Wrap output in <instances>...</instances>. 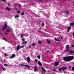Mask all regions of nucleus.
<instances>
[{
  "label": "nucleus",
  "mask_w": 74,
  "mask_h": 74,
  "mask_svg": "<svg viewBox=\"0 0 74 74\" xmlns=\"http://www.w3.org/2000/svg\"><path fill=\"white\" fill-rule=\"evenodd\" d=\"M74 59L73 56H68L67 57H64L63 60L65 62H70Z\"/></svg>",
  "instance_id": "f257e3e1"
},
{
  "label": "nucleus",
  "mask_w": 74,
  "mask_h": 74,
  "mask_svg": "<svg viewBox=\"0 0 74 74\" xmlns=\"http://www.w3.org/2000/svg\"><path fill=\"white\" fill-rule=\"evenodd\" d=\"M7 22L6 21L4 23V26L2 28V30H5L7 29Z\"/></svg>",
  "instance_id": "f03ea898"
},
{
  "label": "nucleus",
  "mask_w": 74,
  "mask_h": 74,
  "mask_svg": "<svg viewBox=\"0 0 74 74\" xmlns=\"http://www.w3.org/2000/svg\"><path fill=\"white\" fill-rule=\"evenodd\" d=\"M25 47V45H23L20 46V45H18L16 47V49L17 51H18L20 49H21V48H23Z\"/></svg>",
  "instance_id": "7ed1b4c3"
},
{
  "label": "nucleus",
  "mask_w": 74,
  "mask_h": 74,
  "mask_svg": "<svg viewBox=\"0 0 74 74\" xmlns=\"http://www.w3.org/2000/svg\"><path fill=\"white\" fill-rule=\"evenodd\" d=\"M67 46H68V47H66V49L68 48V49H67L66 50H65V52H67V51H69V50H70V49H69V47H70V45H67Z\"/></svg>",
  "instance_id": "20e7f679"
},
{
  "label": "nucleus",
  "mask_w": 74,
  "mask_h": 74,
  "mask_svg": "<svg viewBox=\"0 0 74 74\" xmlns=\"http://www.w3.org/2000/svg\"><path fill=\"white\" fill-rule=\"evenodd\" d=\"M34 71L35 72L38 71V70L37 69V66H34Z\"/></svg>",
  "instance_id": "39448f33"
},
{
  "label": "nucleus",
  "mask_w": 74,
  "mask_h": 74,
  "mask_svg": "<svg viewBox=\"0 0 74 74\" xmlns=\"http://www.w3.org/2000/svg\"><path fill=\"white\" fill-rule=\"evenodd\" d=\"M21 66H22L26 67H27L28 69H30V67L27 65L21 64Z\"/></svg>",
  "instance_id": "423d86ee"
},
{
  "label": "nucleus",
  "mask_w": 74,
  "mask_h": 74,
  "mask_svg": "<svg viewBox=\"0 0 74 74\" xmlns=\"http://www.w3.org/2000/svg\"><path fill=\"white\" fill-rule=\"evenodd\" d=\"M58 65H59V62H55V67H56V66H58Z\"/></svg>",
  "instance_id": "0eeeda50"
},
{
  "label": "nucleus",
  "mask_w": 74,
  "mask_h": 74,
  "mask_svg": "<svg viewBox=\"0 0 74 74\" xmlns=\"http://www.w3.org/2000/svg\"><path fill=\"white\" fill-rule=\"evenodd\" d=\"M31 60L30 59V58L29 57H27V61L28 63H29L30 62V61Z\"/></svg>",
  "instance_id": "6e6552de"
},
{
  "label": "nucleus",
  "mask_w": 74,
  "mask_h": 74,
  "mask_svg": "<svg viewBox=\"0 0 74 74\" xmlns=\"http://www.w3.org/2000/svg\"><path fill=\"white\" fill-rule=\"evenodd\" d=\"M62 69L63 71H64L65 70H66L67 69V67H63L62 68Z\"/></svg>",
  "instance_id": "1a4fd4ad"
},
{
  "label": "nucleus",
  "mask_w": 74,
  "mask_h": 74,
  "mask_svg": "<svg viewBox=\"0 0 74 74\" xmlns=\"http://www.w3.org/2000/svg\"><path fill=\"white\" fill-rule=\"evenodd\" d=\"M71 27H68V32H70V30H71Z\"/></svg>",
  "instance_id": "9d476101"
},
{
  "label": "nucleus",
  "mask_w": 74,
  "mask_h": 74,
  "mask_svg": "<svg viewBox=\"0 0 74 74\" xmlns=\"http://www.w3.org/2000/svg\"><path fill=\"white\" fill-rule=\"evenodd\" d=\"M65 14H66V15H69V12L68 10H66Z\"/></svg>",
  "instance_id": "9b49d317"
},
{
  "label": "nucleus",
  "mask_w": 74,
  "mask_h": 74,
  "mask_svg": "<svg viewBox=\"0 0 74 74\" xmlns=\"http://www.w3.org/2000/svg\"><path fill=\"white\" fill-rule=\"evenodd\" d=\"M42 69L43 71V72H44V73H45V71H46V70L44 69V67H42Z\"/></svg>",
  "instance_id": "f8f14e48"
},
{
  "label": "nucleus",
  "mask_w": 74,
  "mask_h": 74,
  "mask_svg": "<svg viewBox=\"0 0 74 74\" xmlns=\"http://www.w3.org/2000/svg\"><path fill=\"white\" fill-rule=\"evenodd\" d=\"M38 64L40 65V66H42V64H41V62H40V61H38Z\"/></svg>",
  "instance_id": "ddd939ff"
},
{
  "label": "nucleus",
  "mask_w": 74,
  "mask_h": 74,
  "mask_svg": "<svg viewBox=\"0 0 74 74\" xmlns=\"http://www.w3.org/2000/svg\"><path fill=\"white\" fill-rule=\"evenodd\" d=\"M5 10H7V11H11V9H10V8H9L8 7H7L6 8H5Z\"/></svg>",
  "instance_id": "4468645a"
},
{
  "label": "nucleus",
  "mask_w": 74,
  "mask_h": 74,
  "mask_svg": "<svg viewBox=\"0 0 74 74\" xmlns=\"http://www.w3.org/2000/svg\"><path fill=\"white\" fill-rule=\"evenodd\" d=\"M27 44V42H26V41H25L23 42V43H22V44L25 45V44Z\"/></svg>",
  "instance_id": "2eb2a0df"
},
{
  "label": "nucleus",
  "mask_w": 74,
  "mask_h": 74,
  "mask_svg": "<svg viewBox=\"0 0 74 74\" xmlns=\"http://www.w3.org/2000/svg\"><path fill=\"white\" fill-rule=\"evenodd\" d=\"M15 54H12L11 58H14V57H15Z\"/></svg>",
  "instance_id": "dca6fc26"
},
{
  "label": "nucleus",
  "mask_w": 74,
  "mask_h": 74,
  "mask_svg": "<svg viewBox=\"0 0 74 74\" xmlns=\"http://www.w3.org/2000/svg\"><path fill=\"white\" fill-rule=\"evenodd\" d=\"M70 26H74V23H71Z\"/></svg>",
  "instance_id": "f3484780"
},
{
  "label": "nucleus",
  "mask_w": 74,
  "mask_h": 74,
  "mask_svg": "<svg viewBox=\"0 0 74 74\" xmlns=\"http://www.w3.org/2000/svg\"><path fill=\"white\" fill-rule=\"evenodd\" d=\"M74 52L73 51V50H71L69 51V53L70 54H71L72 53H74Z\"/></svg>",
  "instance_id": "a211bd4d"
},
{
  "label": "nucleus",
  "mask_w": 74,
  "mask_h": 74,
  "mask_svg": "<svg viewBox=\"0 0 74 74\" xmlns=\"http://www.w3.org/2000/svg\"><path fill=\"white\" fill-rule=\"evenodd\" d=\"M38 42L39 44H42V41H38Z\"/></svg>",
  "instance_id": "6ab92c4d"
},
{
  "label": "nucleus",
  "mask_w": 74,
  "mask_h": 74,
  "mask_svg": "<svg viewBox=\"0 0 74 74\" xmlns=\"http://www.w3.org/2000/svg\"><path fill=\"white\" fill-rule=\"evenodd\" d=\"M47 42H48V44H50V43H51V41H50V40H49L48 39H47Z\"/></svg>",
  "instance_id": "aec40b11"
},
{
  "label": "nucleus",
  "mask_w": 74,
  "mask_h": 74,
  "mask_svg": "<svg viewBox=\"0 0 74 74\" xmlns=\"http://www.w3.org/2000/svg\"><path fill=\"white\" fill-rule=\"evenodd\" d=\"M19 17H20V16H19L18 15H16L15 16V18H18Z\"/></svg>",
  "instance_id": "412c9836"
},
{
  "label": "nucleus",
  "mask_w": 74,
  "mask_h": 74,
  "mask_svg": "<svg viewBox=\"0 0 74 74\" xmlns=\"http://www.w3.org/2000/svg\"><path fill=\"white\" fill-rule=\"evenodd\" d=\"M37 62H38V60L37 59L35 60L34 62L35 63H37Z\"/></svg>",
  "instance_id": "4be33fe9"
},
{
  "label": "nucleus",
  "mask_w": 74,
  "mask_h": 74,
  "mask_svg": "<svg viewBox=\"0 0 74 74\" xmlns=\"http://www.w3.org/2000/svg\"><path fill=\"white\" fill-rule=\"evenodd\" d=\"M55 40L56 41H60V40L59 39H57L56 38H55Z\"/></svg>",
  "instance_id": "5701e85b"
},
{
  "label": "nucleus",
  "mask_w": 74,
  "mask_h": 74,
  "mask_svg": "<svg viewBox=\"0 0 74 74\" xmlns=\"http://www.w3.org/2000/svg\"><path fill=\"white\" fill-rule=\"evenodd\" d=\"M23 34H22L21 36V38H23Z\"/></svg>",
  "instance_id": "b1692460"
},
{
  "label": "nucleus",
  "mask_w": 74,
  "mask_h": 74,
  "mask_svg": "<svg viewBox=\"0 0 74 74\" xmlns=\"http://www.w3.org/2000/svg\"><path fill=\"white\" fill-rule=\"evenodd\" d=\"M10 28L8 29L7 30H6V32H8V33H9V32H10Z\"/></svg>",
  "instance_id": "393cba45"
},
{
  "label": "nucleus",
  "mask_w": 74,
  "mask_h": 74,
  "mask_svg": "<svg viewBox=\"0 0 74 74\" xmlns=\"http://www.w3.org/2000/svg\"><path fill=\"white\" fill-rule=\"evenodd\" d=\"M58 70L59 71H62V68H60Z\"/></svg>",
  "instance_id": "a878e982"
},
{
  "label": "nucleus",
  "mask_w": 74,
  "mask_h": 74,
  "mask_svg": "<svg viewBox=\"0 0 74 74\" xmlns=\"http://www.w3.org/2000/svg\"><path fill=\"white\" fill-rule=\"evenodd\" d=\"M10 32H12V29L11 28H10Z\"/></svg>",
  "instance_id": "bb28decb"
},
{
  "label": "nucleus",
  "mask_w": 74,
  "mask_h": 74,
  "mask_svg": "<svg viewBox=\"0 0 74 74\" xmlns=\"http://www.w3.org/2000/svg\"><path fill=\"white\" fill-rule=\"evenodd\" d=\"M3 39L4 40H5V41H7V39H6L4 38H3Z\"/></svg>",
  "instance_id": "cd10ccee"
},
{
  "label": "nucleus",
  "mask_w": 74,
  "mask_h": 74,
  "mask_svg": "<svg viewBox=\"0 0 74 74\" xmlns=\"http://www.w3.org/2000/svg\"><path fill=\"white\" fill-rule=\"evenodd\" d=\"M17 12L18 14H20V13H21V11H20V10L18 11Z\"/></svg>",
  "instance_id": "c85d7f7f"
},
{
  "label": "nucleus",
  "mask_w": 74,
  "mask_h": 74,
  "mask_svg": "<svg viewBox=\"0 0 74 74\" xmlns=\"http://www.w3.org/2000/svg\"><path fill=\"white\" fill-rule=\"evenodd\" d=\"M40 58L41 57L40 56H38V59H40Z\"/></svg>",
  "instance_id": "c756f323"
},
{
  "label": "nucleus",
  "mask_w": 74,
  "mask_h": 74,
  "mask_svg": "<svg viewBox=\"0 0 74 74\" xmlns=\"http://www.w3.org/2000/svg\"><path fill=\"white\" fill-rule=\"evenodd\" d=\"M4 66H8V64H4Z\"/></svg>",
  "instance_id": "7c9ffc66"
},
{
  "label": "nucleus",
  "mask_w": 74,
  "mask_h": 74,
  "mask_svg": "<svg viewBox=\"0 0 74 74\" xmlns=\"http://www.w3.org/2000/svg\"><path fill=\"white\" fill-rule=\"evenodd\" d=\"M72 70L74 71V66H73L72 67Z\"/></svg>",
  "instance_id": "2f4dec72"
},
{
  "label": "nucleus",
  "mask_w": 74,
  "mask_h": 74,
  "mask_svg": "<svg viewBox=\"0 0 74 74\" xmlns=\"http://www.w3.org/2000/svg\"><path fill=\"white\" fill-rule=\"evenodd\" d=\"M35 45H36V43H34L32 44V46H34Z\"/></svg>",
  "instance_id": "473e14b6"
},
{
  "label": "nucleus",
  "mask_w": 74,
  "mask_h": 74,
  "mask_svg": "<svg viewBox=\"0 0 74 74\" xmlns=\"http://www.w3.org/2000/svg\"><path fill=\"white\" fill-rule=\"evenodd\" d=\"M21 15H25V13L23 12H22L21 13Z\"/></svg>",
  "instance_id": "72a5a7b5"
},
{
  "label": "nucleus",
  "mask_w": 74,
  "mask_h": 74,
  "mask_svg": "<svg viewBox=\"0 0 74 74\" xmlns=\"http://www.w3.org/2000/svg\"><path fill=\"white\" fill-rule=\"evenodd\" d=\"M42 23V26H44L45 25V24L44 23Z\"/></svg>",
  "instance_id": "f704fd0d"
},
{
  "label": "nucleus",
  "mask_w": 74,
  "mask_h": 74,
  "mask_svg": "<svg viewBox=\"0 0 74 74\" xmlns=\"http://www.w3.org/2000/svg\"><path fill=\"white\" fill-rule=\"evenodd\" d=\"M25 41V38H23V41Z\"/></svg>",
  "instance_id": "c9c22d12"
},
{
  "label": "nucleus",
  "mask_w": 74,
  "mask_h": 74,
  "mask_svg": "<svg viewBox=\"0 0 74 74\" xmlns=\"http://www.w3.org/2000/svg\"><path fill=\"white\" fill-rule=\"evenodd\" d=\"M28 47H29V48H30L32 47V46L29 45L28 46Z\"/></svg>",
  "instance_id": "e433bc0d"
},
{
  "label": "nucleus",
  "mask_w": 74,
  "mask_h": 74,
  "mask_svg": "<svg viewBox=\"0 0 74 74\" xmlns=\"http://www.w3.org/2000/svg\"><path fill=\"white\" fill-rule=\"evenodd\" d=\"M4 55L5 56H7V55L6 53H5L4 54Z\"/></svg>",
  "instance_id": "4c0bfd02"
},
{
  "label": "nucleus",
  "mask_w": 74,
  "mask_h": 74,
  "mask_svg": "<svg viewBox=\"0 0 74 74\" xmlns=\"http://www.w3.org/2000/svg\"><path fill=\"white\" fill-rule=\"evenodd\" d=\"M2 69H3V70H5V69H4V68H2Z\"/></svg>",
  "instance_id": "58836bf2"
},
{
  "label": "nucleus",
  "mask_w": 74,
  "mask_h": 74,
  "mask_svg": "<svg viewBox=\"0 0 74 74\" xmlns=\"http://www.w3.org/2000/svg\"><path fill=\"white\" fill-rule=\"evenodd\" d=\"M3 2H5V1H6V0H3Z\"/></svg>",
  "instance_id": "ea45409f"
},
{
  "label": "nucleus",
  "mask_w": 74,
  "mask_h": 74,
  "mask_svg": "<svg viewBox=\"0 0 74 74\" xmlns=\"http://www.w3.org/2000/svg\"><path fill=\"white\" fill-rule=\"evenodd\" d=\"M54 71H56V69H55L54 70Z\"/></svg>",
  "instance_id": "a19ab883"
},
{
  "label": "nucleus",
  "mask_w": 74,
  "mask_h": 74,
  "mask_svg": "<svg viewBox=\"0 0 74 74\" xmlns=\"http://www.w3.org/2000/svg\"><path fill=\"white\" fill-rule=\"evenodd\" d=\"M38 1H42V0H38Z\"/></svg>",
  "instance_id": "79ce46f5"
},
{
  "label": "nucleus",
  "mask_w": 74,
  "mask_h": 74,
  "mask_svg": "<svg viewBox=\"0 0 74 74\" xmlns=\"http://www.w3.org/2000/svg\"><path fill=\"white\" fill-rule=\"evenodd\" d=\"M72 47H74L73 49H74V45L72 46Z\"/></svg>",
  "instance_id": "37998d69"
},
{
  "label": "nucleus",
  "mask_w": 74,
  "mask_h": 74,
  "mask_svg": "<svg viewBox=\"0 0 74 74\" xmlns=\"http://www.w3.org/2000/svg\"><path fill=\"white\" fill-rule=\"evenodd\" d=\"M73 36H74V32L73 33Z\"/></svg>",
  "instance_id": "c03bdc74"
},
{
  "label": "nucleus",
  "mask_w": 74,
  "mask_h": 74,
  "mask_svg": "<svg viewBox=\"0 0 74 74\" xmlns=\"http://www.w3.org/2000/svg\"><path fill=\"white\" fill-rule=\"evenodd\" d=\"M69 69H71V66H69Z\"/></svg>",
  "instance_id": "a18cd8bd"
},
{
  "label": "nucleus",
  "mask_w": 74,
  "mask_h": 74,
  "mask_svg": "<svg viewBox=\"0 0 74 74\" xmlns=\"http://www.w3.org/2000/svg\"><path fill=\"white\" fill-rule=\"evenodd\" d=\"M8 33H5V34H8Z\"/></svg>",
  "instance_id": "49530a36"
},
{
  "label": "nucleus",
  "mask_w": 74,
  "mask_h": 74,
  "mask_svg": "<svg viewBox=\"0 0 74 74\" xmlns=\"http://www.w3.org/2000/svg\"><path fill=\"white\" fill-rule=\"evenodd\" d=\"M15 10H18V9H17V8H15Z\"/></svg>",
  "instance_id": "de8ad7c7"
},
{
  "label": "nucleus",
  "mask_w": 74,
  "mask_h": 74,
  "mask_svg": "<svg viewBox=\"0 0 74 74\" xmlns=\"http://www.w3.org/2000/svg\"><path fill=\"white\" fill-rule=\"evenodd\" d=\"M61 39H63V38H62V37H61Z\"/></svg>",
  "instance_id": "09e8293b"
},
{
  "label": "nucleus",
  "mask_w": 74,
  "mask_h": 74,
  "mask_svg": "<svg viewBox=\"0 0 74 74\" xmlns=\"http://www.w3.org/2000/svg\"><path fill=\"white\" fill-rule=\"evenodd\" d=\"M47 51L48 52H50V51H49V50H47Z\"/></svg>",
  "instance_id": "8fccbe9b"
},
{
  "label": "nucleus",
  "mask_w": 74,
  "mask_h": 74,
  "mask_svg": "<svg viewBox=\"0 0 74 74\" xmlns=\"http://www.w3.org/2000/svg\"><path fill=\"white\" fill-rule=\"evenodd\" d=\"M39 32H40V33H42V32L40 31H38Z\"/></svg>",
  "instance_id": "3c124183"
},
{
  "label": "nucleus",
  "mask_w": 74,
  "mask_h": 74,
  "mask_svg": "<svg viewBox=\"0 0 74 74\" xmlns=\"http://www.w3.org/2000/svg\"><path fill=\"white\" fill-rule=\"evenodd\" d=\"M58 33H59V34H60V33H61V32H59Z\"/></svg>",
  "instance_id": "603ef678"
},
{
  "label": "nucleus",
  "mask_w": 74,
  "mask_h": 74,
  "mask_svg": "<svg viewBox=\"0 0 74 74\" xmlns=\"http://www.w3.org/2000/svg\"><path fill=\"white\" fill-rule=\"evenodd\" d=\"M10 5V4H8V5Z\"/></svg>",
  "instance_id": "864d4df0"
},
{
  "label": "nucleus",
  "mask_w": 74,
  "mask_h": 74,
  "mask_svg": "<svg viewBox=\"0 0 74 74\" xmlns=\"http://www.w3.org/2000/svg\"><path fill=\"white\" fill-rule=\"evenodd\" d=\"M73 6H74V3H73Z\"/></svg>",
  "instance_id": "5fc2aeb1"
},
{
  "label": "nucleus",
  "mask_w": 74,
  "mask_h": 74,
  "mask_svg": "<svg viewBox=\"0 0 74 74\" xmlns=\"http://www.w3.org/2000/svg\"><path fill=\"white\" fill-rule=\"evenodd\" d=\"M2 1H3V0H1Z\"/></svg>",
  "instance_id": "6e6d98bb"
},
{
  "label": "nucleus",
  "mask_w": 74,
  "mask_h": 74,
  "mask_svg": "<svg viewBox=\"0 0 74 74\" xmlns=\"http://www.w3.org/2000/svg\"><path fill=\"white\" fill-rule=\"evenodd\" d=\"M48 71H49V70H48Z\"/></svg>",
  "instance_id": "4d7b16f0"
},
{
  "label": "nucleus",
  "mask_w": 74,
  "mask_h": 74,
  "mask_svg": "<svg viewBox=\"0 0 74 74\" xmlns=\"http://www.w3.org/2000/svg\"><path fill=\"white\" fill-rule=\"evenodd\" d=\"M47 74H49V73H47Z\"/></svg>",
  "instance_id": "13d9d810"
}]
</instances>
